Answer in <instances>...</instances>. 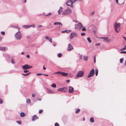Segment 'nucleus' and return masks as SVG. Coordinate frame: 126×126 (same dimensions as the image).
<instances>
[{
    "mask_svg": "<svg viewBox=\"0 0 126 126\" xmlns=\"http://www.w3.org/2000/svg\"><path fill=\"white\" fill-rule=\"evenodd\" d=\"M31 73V72H29L27 74H22L25 76H27Z\"/></svg>",
    "mask_w": 126,
    "mask_h": 126,
    "instance_id": "393cba45",
    "label": "nucleus"
},
{
    "mask_svg": "<svg viewBox=\"0 0 126 126\" xmlns=\"http://www.w3.org/2000/svg\"><path fill=\"white\" fill-rule=\"evenodd\" d=\"M32 25H24L23 26V27L25 28H28L32 26Z\"/></svg>",
    "mask_w": 126,
    "mask_h": 126,
    "instance_id": "dca6fc26",
    "label": "nucleus"
},
{
    "mask_svg": "<svg viewBox=\"0 0 126 126\" xmlns=\"http://www.w3.org/2000/svg\"><path fill=\"white\" fill-rule=\"evenodd\" d=\"M43 26L42 25H40L38 26V28H40L41 27H42Z\"/></svg>",
    "mask_w": 126,
    "mask_h": 126,
    "instance_id": "13d9d810",
    "label": "nucleus"
},
{
    "mask_svg": "<svg viewBox=\"0 0 126 126\" xmlns=\"http://www.w3.org/2000/svg\"><path fill=\"white\" fill-rule=\"evenodd\" d=\"M38 119V117L36 115H33L32 118V121H34L35 120Z\"/></svg>",
    "mask_w": 126,
    "mask_h": 126,
    "instance_id": "ddd939ff",
    "label": "nucleus"
},
{
    "mask_svg": "<svg viewBox=\"0 0 126 126\" xmlns=\"http://www.w3.org/2000/svg\"><path fill=\"white\" fill-rule=\"evenodd\" d=\"M24 73H27V72H29V71L28 70H24Z\"/></svg>",
    "mask_w": 126,
    "mask_h": 126,
    "instance_id": "de8ad7c7",
    "label": "nucleus"
},
{
    "mask_svg": "<svg viewBox=\"0 0 126 126\" xmlns=\"http://www.w3.org/2000/svg\"><path fill=\"white\" fill-rule=\"evenodd\" d=\"M90 73L93 75H94L95 74V71L94 69H92V70L90 71Z\"/></svg>",
    "mask_w": 126,
    "mask_h": 126,
    "instance_id": "6ab92c4d",
    "label": "nucleus"
},
{
    "mask_svg": "<svg viewBox=\"0 0 126 126\" xmlns=\"http://www.w3.org/2000/svg\"><path fill=\"white\" fill-rule=\"evenodd\" d=\"M82 30L83 31H85L86 29L85 27H83L82 29Z\"/></svg>",
    "mask_w": 126,
    "mask_h": 126,
    "instance_id": "a18cd8bd",
    "label": "nucleus"
},
{
    "mask_svg": "<svg viewBox=\"0 0 126 126\" xmlns=\"http://www.w3.org/2000/svg\"><path fill=\"white\" fill-rule=\"evenodd\" d=\"M116 0V2L117 4H120L119 3L118 0Z\"/></svg>",
    "mask_w": 126,
    "mask_h": 126,
    "instance_id": "864d4df0",
    "label": "nucleus"
},
{
    "mask_svg": "<svg viewBox=\"0 0 126 126\" xmlns=\"http://www.w3.org/2000/svg\"><path fill=\"white\" fill-rule=\"evenodd\" d=\"M79 58L80 59H82V55H80V56Z\"/></svg>",
    "mask_w": 126,
    "mask_h": 126,
    "instance_id": "5fc2aeb1",
    "label": "nucleus"
},
{
    "mask_svg": "<svg viewBox=\"0 0 126 126\" xmlns=\"http://www.w3.org/2000/svg\"><path fill=\"white\" fill-rule=\"evenodd\" d=\"M45 38L46 39L48 40L50 42L52 43V40L51 38L47 36H46Z\"/></svg>",
    "mask_w": 126,
    "mask_h": 126,
    "instance_id": "2eb2a0df",
    "label": "nucleus"
},
{
    "mask_svg": "<svg viewBox=\"0 0 126 126\" xmlns=\"http://www.w3.org/2000/svg\"><path fill=\"white\" fill-rule=\"evenodd\" d=\"M58 24L60 25H61L62 26V23L60 22H58Z\"/></svg>",
    "mask_w": 126,
    "mask_h": 126,
    "instance_id": "603ef678",
    "label": "nucleus"
},
{
    "mask_svg": "<svg viewBox=\"0 0 126 126\" xmlns=\"http://www.w3.org/2000/svg\"><path fill=\"white\" fill-rule=\"evenodd\" d=\"M16 122L19 125H20L21 124V122L20 121H16Z\"/></svg>",
    "mask_w": 126,
    "mask_h": 126,
    "instance_id": "4c0bfd02",
    "label": "nucleus"
},
{
    "mask_svg": "<svg viewBox=\"0 0 126 126\" xmlns=\"http://www.w3.org/2000/svg\"><path fill=\"white\" fill-rule=\"evenodd\" d=\"M53 46H54V47H55L56 46V45L55 44H54V43H53Z\"/></svg>",
    "mask_w": 126,
    "mask_h": 126,
    "instance_id": "680f3d73",
    "label": "nucleus"
},
{
    "mask_svg": "<svg viewBox=\"0 0 126 126\" xmlns=\"http://www.w3.org/2000/svg\"><path fill=\"white\" fill-rule=\"evenodd\" d=\"M1 33L3 35H4L5 34V32L4 31H2L1 32Z\"/></svg>",
    "mask_w": 126,
    "mask_h": 126,
    "instance_id": "c03bdc74",
    "label": "nucleus"
},
{
    "mask_svg": "<svg viewBox=\"0 0 126 126\" xmlns=\"http://www.w3.org/2000/svg\"><path fill=\"white\" fill-rule=\"evenodd\" d=\"M60 9H62L63 8L61 7H60V9L58 11V13L59 14H60V13L62 11V10H60Z\"/></svg>",
    "mask_w": 126,
    "mask_h": 126,
    "instance_id": "bb28decb",
    "label": "nucleus"
},
{
    "mask_svg": "<svg viewBox=\"0 0 126 126\" xmlns=\"http://www.w3.org/2000/svg\"><path fill=\"white\" fill-rule=\"evenodd\" d=\"M126 49V45L125 46H124V48L121 49L120 50H125Z\"/></svg>",
    "mask_w": 126,
    "mask_h": 126,
    "instance_id": "e433bc0d",
    "label": "nucleus"
},
{
    "mask_svg": "<svg viewBox=\"0 0 126 126\" xmlns=\"http://www.w3.org/2000/svg\"><path fill=\"white\" fill-rule=\"evenodd\" d=\"M16 39L18 40H20L22 37V35L19 30L17 32L15 35Z\"/></svg>",
    "mask_w": 126,
    "mask_h": 126,
    "instance_id": "7ed1b4c3",
    "label": "nucleus"
},
{
    "mask_svg": "<svg viewBox=\"0 0 126 126\" xmlns=\"http://www.w3.org/2000/svg\"><path fill=\"white\" fill-rule=\"evenodd\" d=\"M90 122L92 123H93L94 122V118L93 117L91 118H90Z\"/></svg>",
    "mask_w": 126,
    "mask_h": 126,
    "instance_id": "cd10ccee",
    "label": "nucleus"
},
{
    "mask_svg": "<svg viewBox=\"0 0 126 126\" xmlns=\"http://www.w3.org/2000/svg\"><path fill=\"white\" fill-rule=\"evenodd\" d=\"M73 4H70V5H69V6H70V7H72L73 6Z\"/></svg>",
    "mask_w": 126,
    "mask_h": 126,
    "instance_id": "052dcab7",
    "label": "nucleus"
},
{
    "mask_svg": "<svg viewBox=\"0 0 126 126\" xmlns=\"http://www.w3.org/2000/svg\"><path fill=\"white\" fill-rule=\"evenodd\" d=\"M122 37L126 41V38L123 36H122Z\"/></svg>",
    "mask_w": 126,
    "mask_h": 126,
    "instance_id": "3c124183",
    "label": "nucleus"
},
{
    "mask_svg": "<svg viewBox=\"0 0 126 126\" xmlns=\"http://www.w3.org/2000/svg\"><path fill=\"white\" fill-rule=\"evenodd\" d=\"M95 75L96 76H97L98 73V71L97 69H96L95 70Z\"/></svg>",
    "mask_w": 126,
    "mask_h": 126,
    "instance_id": "c85d7f7f",
    "label": "nucleus"
},
{
    "mask_svg": "<svg viewBox=\"0 0 126 126\" xmlns=\"http://www.w3.org/2000/svg\"><path fill=\"white\" fill-rule=\"evenodd\" d=\"M47 93L50 94H53L55 92L52 91L50 89L47 88Z\"/></svg>",
    "mask_w": 126,
    "mask_h": 126,
    "instance_id": "f8f14e48",
    "label": "nucleus"
},
{
    "mask_svg": "<svg viewBox=\"0 0 126 126\" xmlns=\"http://www.w3.org/2000/svg\"><path fill=\"white\" fill-rule=\"evenodd\" d=\"M83 71H79L77 75V77H81L83 76Z\"/></svg>",
    "mask_w": 126,
    "mask_h": 126,
    "instance_id": "423d86ee",
    "label": "nucleus"
},
{
    "mask_svg": "<svg viewBox=\"0 0 126 126\" xmlns=\"http://www.w3.org/2000/svg\"><path fill=\"white\" fill-rule=\"evenodd\" d=\"M82 27V24L80 23H79L75 26V29L77 30H79Z\"/></svg>",
    "mask_w": 126,
    "mask_h": 126,
    "instance_id": "20e7f679",
    "label": "nucleus"
},
{
    "mask_svg": "<svg viewBox=\"0 0 126 126\" xmlns=\"http://www.w3.org/2000/svg\"><path fill=\"white\" fill-rule=\"evenodd\" d=\"M55 126H59V125L58 123H55Z\"/></svg>",
    "mask_w": 126,
    "mask_h": 126,
    "instance_id": "ea45409f",
    "label": "nucleus"
},
{
    "mask_svg": "<svg viewBox=\"0 0 126 126\" xmlns=\"http://www.w3.org/2000/svg\"><path fill=\"white\" fill-rule=\"evenodd\" d=\"M120 24L119 23H115L114 25V28L116 32H119L120 31Z\"/></svg>",
    "mask_w": 126,
    "mask_h": 126,
    "instance_id": "f257e3e1",
    "label": "nucleus"
},
{
    "mask_svg": "<svg viewBox=\"0 0 126 126\" xmlns=\"http://www.w3.org/2000/svg\"><path fill=\"white\" fill-rule=\"evenodd\" d=\"M35 94H32V96L33 97H34L35 96Z\"/></svg>",
    "mask_w": 126,
    "mask_h": 126,
    "instance_id": "bf43d9fd",
    "label": "nucleus"
},
{
    "mask_svg": "<svg viewBox=\"0 0 126 126\" xmlns=\"http://www.w3.org/2000/svg\"><path fill=\"white\" fill-rule=\"evenodd\" d=\"M71 4V1L70 0H68L66 3V4L67 6L70 5V4Z\"/></svg>",
    "mask_w": 126,
    "mask_h": 126,
    "instance_id": "f3484780",
    "label": "nucleus"
},
{
    "mask_svg": "<svg viewBox=\"0 0 126 126\" xmlns=\"http://www.w3.org/2000/svg\"><path fill=\"white\" fill-rule=\"evenodd\" d=\"M41 75H43V74H42L41 73H37V75L38 76H39Z\"/></svg>",
    "mask_w": 126,
    "mask_h": 126,
    "instance_id": "6e6d98bb",
    "label": "nucleus"
},
{
    "mask_svg": "<svg viewBox=\"0 0 126 126\" xmlns=\"http://www.w3.org/2000/svg\"><path fill=\"white\" fill-rule=\"evenodd\" d=\"M77 35V33L75 32L72 33L70 35V39H72L74 37L76 36Z\"/></svg>",
    "mask_w": 126,
    "mask_h": 126,
    "instance_id": "6e6552de",
    "label": "nucleus"
},
{
    "mask_svg": "<svg viewBox=\"0 0 126 126\" xmlns=\"http://www.w3.org/2000/svg\"><path fill=\"white\" fill-rule=\"evenodd\" d=\"M54 74H61L64 77H66L68 75V74L65 72L61 71H58L55 72Z\"/></svg>",
    "mask_w": 126,
    "mask_h": 126,
    "instance_id": "39448f33",
    "label": "nucleus"
},
{
    "mask_svg": "<svg viewBox=\"0 0 126 126\" xmlns=\"http://www.w3.org/2000/svg\"><path fill=\"white\" fill-rule=\"evenodd\" d=\"M26 102L27 103H31V101L30 99H28L26 101Z\"/></svg>",
    "mask_w": 126,
    "mask_h": 126,
    "instance_id": "72a5a7b5",
    "label": "nucleus"
},
{
    "mask_svg": "<svg viewBox=\"0 0 126 126\" xmlns=\"http://www.w3.org/2000/svg\"><path fill=\"white\" fill-rule=\"evenodd\" d=\"M3 101L0 98V104H2L3 103Z\"/></svg>",
    "mask_w": 126,
    "mask_h": 126,
    "instance_id": "37998d69",
    "label": "nucleus"
},
{
    "mask_svg": "<svg viewBox=\"0 0 126 126\" xmlns=\"http://www.w3.org/2000/svg\"><path fill=\"white\" fill-rule=\"evenodd\" d=\"M80 110L79 109H78L76 111V113H78L80 111Z\"/></svg>",
    "mask_w": 126,
    "mask_h": 126,
    "instance_id": "c9c22d12",
    "label": "nucleus"
},
{
    "mask_svg": "<svg viewBox=\"0 0 126 126\" xmlns=\"http://www.w3.org/2000/svg\"><path fill=\"white\" fill-rule=\"evenodd\" d=\"M43 75L46 76H48V75L47 74H43Z\"/></svg>",
    "mask_w": 126,
    "mask_h": 126,
    "instance_id": "0e129e2a",
    "label": "nucleus"
},
{
    "mask_svg": "<svg viewBox=\"0 0 126 126\" xmlns=\"http://www.w3.org/2000/svg\"><path fill=\"white\" fill-rule=\"evenodd\" d=\"M20 116L22 117H24L25 116V113L23 112H21L20 113Z\"/></svg>",
    "mask_w": 126,
    "mask_h": 126,
    "instance_id": "aec40b11",
    "label": "nucleus"
},
{
    "mask_svg": "<svg viewBox=\"0 0 126 126\" xmlns=\"http://www.w3.org/2000/svg\"><path fill=\"white\" fill-rule=\"evenodd\" d=\"M71 1V4H74L76 1V0H70Z\"/></svg>",
    "mask_w": 126,
    "mask_h": 126,
    "instance_id": "2f4dec72",
    "label": "nucleus"
},
{
    "mask_svg": "<svg viewBox=\"0 0 126 126\" xmlns=\"http://www.w3.org/2000/svg\"><path fill=\"white\" fill-rule=\"evenodd\" d=\"M58 22H55L54 23V25H57L58 24Z\"/></svg>",
    "mask_w": 126,
    "mask_h": 126,
    "instance_id": "8fccbe9b",
    "label": "nucleus"
},
{
    "mask_svg": "<svg viewBox=\"0 0 126 126\" xmlns=\"http://www.w3.org/2000/svg\"><path fill=\"white\" fill-rule=\"evenodd\" d=\"M67 90V87H64L59 88L58 89V91H61L63 93H64Z\"/></svg>",
    "mask_w": 126,
    "mask_h": 126,
    "instance_id": "0eeeda50",
    "label": "nucleus"
},
{
    "mask_svg": "<svg viewBox=\"0 0 126 126\" xmlns=\"http://www.w3.org/2000/svg\"><path fill=\"white\" fill-rule=\"evenodd\" d=\"M26 57L28 58H29L30 57V56L29 55H27L26 56Z\"/></svg>",
    "mask_w": 126,
    "mask_h": 126,
    "instance_id": "4d7b16f0",
    "label": "nucleus"
},
{
    "mask_svg": "<svg viewBox=\"0 0 126 126\" xmlns=\"http://www.w3.org/2000/svg\"><path fill=\"white\" fill-rule=\"evenodd\" d=\"M62 55V54L61 53H59L58 55V56L59 57H61Z\"/></svg>",
    "mask_w": 126,
    "mask_h": 126,
    "instance_id": "473e14b6",
    "label": "nucleus"
},
{
    "mask_svg": "<svg viewBox=\"0 0 126 126\" xmlns=\"http://www.w3.org/2000/svg\"><path fill=\"white\" fill-rule=\"evenodd\" d=\"M43 112V110H40L39 111V113L41 114Z\"/></svg>",
    "mask_w": 126,
    "mask_h": 126,
    "instance_id": "79ce46f5",
    "label": "nucleus"
},
{
    "mask_svg": "<svg viewBox=\"0 0 126 126\" xmlns=\"http://www.w3.org/2000/svg\"><path fill=\"white\" fill-rule=\"evenodd\" d=\"M70 31H71L70 30H66L64 31H62L61 32L63 33H65V32L67 33H68L70 32Z\"/></svg>",
    "mask_w": 126,
    "mask_h": 126,
    "instance_id": "a211bd4d",
    "label": "nucleus"
},
{
    "mask_svg": "<svg viewBox=\"0 0 126 126\" xmlns=\"http://www.w3.org/2000/svg\"><path fill=\"white\" fill-rule=\"evenodd\" d=\"M100 43H99L96 44H95V46H98L99 45H100Z\"/></svg>",
    "mask_w": 126,
    "mask_h": 126,
    "instance_id": "09e8293b",
    "label": "nucleus"
},
{
    "mask_svg": "<svg viewBox=\"0 0 126 126\" xmlns=\"http://www.w3.org/2000/svg\"><path fill=\"white\" fill-rule=\"evenodd\" d=\"M24 52H22L21 54H22V55H23L24 54Z\"/></svg>",
    "mask_w": 126,
    "mask_h": 126,
    "instance_id": "774afa93",
    "label": "nucleus"
},
{
    "mask_svg": "<svg viewBox=\"0 0 126 126\" xmlns=\"http://www.w3.org/2000/svg\"><path fill=\"white\" fill-rule=\"evenodd\" d=\"M74 88L73 87L69 86V92L70 93H73L74 92Z\"/></svg>",
    "mask_w": 126,
    "mask_h": 126,
    "instance_id": "9d476101",
    "label": "nucleus"
},
{
    "mask_svg": "<svg viewBox=\"0 0 126 126\" xmlns=\"http://www.w3.org/2000/svg\"><path fill=\"white\" fill-rule=\"evenodd\" d=\"M6 48L5 47H0V50L2 51L6 50Z\"/></svg>",
    "mask_w": 126,
    "mask_h": 126,
    "instance_id": "4be33fe9",
    "label": "nucleus"
},
{
    "mask_svg": "<svg viewBox=\"0 0 126 126\" xmlns=\"http://www.w3.org/2000/svg\"><path fill=\"white\" fill-rule=\"evenodd\" d=\"M73 48L70 44H69L68 45L67 50L68 51H70L73 49Z\"/></svg>",
    "mask_w": 126,
    "mask_h": 126,
    "instance_id": "9b49d317",
    "label": "nucleus"
},
{
    "mask_svg": "<svg viewBox=\"0 0 126 126\" xmlns=\"http://www.w3.org/2000/svg\"><path fill=\"white\" fill-rule=\"evenodd\" d=\"M85 33H81V35L82 36H84L85 35Z\"/></svg>",
    "mask_w": 126,
    "mask_h": 126,
    "instance_id": "49530a36",
    "label": "nucleus"
},
{
    "mask_svg": "<svg viewBox=\"0 0 126 126\" xmlns=\"http://www.w3.org/2000/svg\"><path fill=\"white\" fill-rule=\"evenodd\" d=\"M72 12L71 9L68 8L67 9H65L62 13V15H67L71 13Z\"/></svg>",
    "mask_w": 126,
    "mask_h": 126,
    "instance_id": "f03ea898",
    "label": "nucleus"
},
{
    "mask_svg": "<svg viewBox=\"0 0 126 126\" xmlns=\"http://www.w3.org/2000/svg\"><path fill=\"white\" fill-rule=\"evenodd\" d=\"M32 66L29 65V69H30L32 68Z\"/></svg>",
    "mask_w": 126,
    "mask_h": 126,
    "instance_id": "e2e57ef3",
    "label": "nucleus"
},
{
    "mask_svg": "<svg viewBox=\"0 0 126 126\" xmlns=\"http://www.w3.org/2000/svg\"><path fill=\"white\" fill-rule=\"evenodd\" d=\"M22 68L24 70L26 69H29V65L27 64H26L22 66Z\"/></svg>",
    "mask_w": 126,
    "mask_h": 126,
    "instance_id": "4468645a",
    "label": "nucleus"
},
{
    "mask_svg": "<svg viewBox=\"0 0 126 126\" xmlns=\"http://www.w3.org/2000/svg\"><path fill=\"white\" fill-rule=\"evenodd\" d=\"M87 39L89 43H90L91 42V40L90 39L89 37H87Z\"/></svg>",
    "mask_w": 126,
    "mask_h": 126,
    "instance_id": "7c9ffc66",
    "label": "nucleus"
},
{
    "mask_svg": "<svg viewBox=\"0 0 126 126\" xmlns=\"http://www.w3.org/2000/svg\"><path fill=\"white\" fill-rule=\"evenodd\" d=\"M51 86L53 88H55L56 87V85L55 84L52 83L51 85Z\"/></svg>",
    "mask_w": 126,
    "mask_h": 126,
    "instance_id": "c756f323",
    "label": "nucleus"
},
{
    "mask_svg": "<svg viewBox=\"0 0 126 126\" xmlns=\"http://www.w3.org/2000/svg\"><path fill=\"white\" fill-rule=\"evenodd\" d=\"M94 75H93L92 74H91V73H90L89 74H88V75L87 76V77L88 78H90V77H92Z\"/></svg>",
    "mask_w": 126,
    "mask_h": 126,
    "instance_id": "a878e982",
    "label": "nucleus"
},
{
    "mask_svg": "<svg viewBox=\"0 0 126 126\" xmlns=\"http://www.w3.org/2000/svg\"><path fill=\"white\" fill-rule=\"evenodd\" d=\"M10 27L18 29V30H19L20 29V28L17 26H11Z\"/></svg>",
    "mask_w": 126,
    "mask_h": 126,
    "instance_id": "412c9836",
    "label": "nucleus"
},
{
    "mask_svg": "<svg viewBox=\"0 0 126 126\" xmlns=\"http://www.w3.org/2000/svg\"><path fill=\"white\" fill-rule=\"evenodd\" d=\"M94 63H95L96 61V59H95V55L94 56Z\"/></svg>",
    "mask_w": 126,
    "mask_h": 126,
    "instance_id": "58836bf2",
    "label": "nucleus"
},
{
    "mask_svg": "<svg viewBox=\"0 0 126 126\" xmlns=\"http://www.w3.org/2000/svg\"><path fill=\"white\" fill-rule=\"evenodd\" d=\"M123 58H121L120 60V63H122L123 62Z\"/></svg>",
    "mask_w": 126,
    "mask_h": 126,
    "instance_id": "f704fd0d",
    "label": "nucleus"
},
{
    "mask_svg": "<svg viewBox=\"0 0 126 126\" xmlns=\"http://www.w3.org/2000/svg\"><path fill=\"white\" fill-rule=\"evenodd\" d=\"M11 62L12 64H14L15 63V60L12 57L11 58Z\"/></svg>",
    "mask_w": 126,
    "mask_h": 126,
    "instance_id": "5701e85b",
    "label": "nucleus"
},
{
    "mask_svg": "<svg viewBox=\"0 0 126 126\" xmlns=\"http://www.w3.org/2000/svg\"><path fill=\"white\" fill-rule=\"evenodd\" d=\"M66 82H68V83H69V82L70 81V80H66Z\"/></svg>",
    "mask_w": 126,
    "mask_h": 126,
    "instance_id": "69168bd1",
    "label": "nucleus"
},
{
    "mask_svg": "<svg viewBox=\"0 0 126 126\" xmlns=\"http://www.w3.org/2000/svg\"><path fill=\"white\" fill-rule=\"evenodd\" d=\"M2 39V38L0 36V42L1 41V40Z\"/></svg>",
    "mask_w": 126,
    "mask_h": 126,
    "instance_id": "338daca9",
    "label": "nucleus"
},
{
    "mask_svg": "<svg viewBox=\"0 0 126 126\" xmlns=\"http://www.w3.org/2000/svg\"><path fill=\"white\" fill-rule=\"evenodd\" d=\"M83 60L85 61H86L87 60L88 57L87 56H83Z\"/></svg>",
    "mask_w": 126,
    "mask_h": 126,
    "instance_id": "b1692460",
    "label": "nucleus"
},
{
    "mask_svg": "<svg viewBox=\"0 0 126 126\" xmlns=\"http://www.w3.org/2000/svg\"><path fill=\"white\" fill-rule=\"evenodd\" d=\"M120 52L121 53L126 54V51H121Z\"/></svg>",
    "mask_w": 126,
    "mask_h": 126,
    "instance_id": "a19ab883",
    "label": "nucleus"
},
{
    "mask_svg": "<svg viewBox=\"0 0 126 126\" xmlns=\"http://www.w3.org/2000/svg\"><path fill=\"white\" fill-rule=\"evenodd\" d=\"M100 38L104 39V41L109 43L110 42V39L107 37H101Z\"/></svg>",
    "mask_w": 126,
    "mask_h": 126,
    "instance_id": "1a4fd4ad",
    "label": "nucleus"
}]
</instances>
